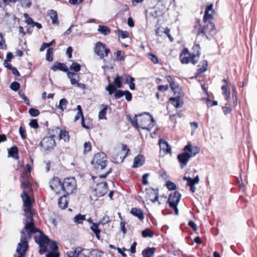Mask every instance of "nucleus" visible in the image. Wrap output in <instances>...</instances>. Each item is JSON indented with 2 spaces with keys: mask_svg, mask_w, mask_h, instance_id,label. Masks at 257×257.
Instances as JSON below:
<instances>
[{
  "mask_svg": "<svg viewBox=\"0 0 257 257\" xmlns=\"http://www.w3.org/2000/svg\"><path fill=\"white\" fill-rule=\"evenodd\" d=\"M181 194L179 192L175 191L171 193L168 198V202L170 207H175L177 206L181 198Z\"/></svg>",
  "mask_w": 257,
  "mask_h": 257,
  "instance_id": "9b49d317",
  "label": "nucleus"
},
{
  "mask_svg": "<svg viewBox=\"0 0 257 257\" xmlns=\"http://www.w3.org/2000/svg\"><path fill=\"white\" fill-rule=\"evenodd\" d=\"M166 186L170 190H174L177 188L176 185L171 181H168L167 182Z\"/></svg>",
  "mask_w": 257,
  "mask_h": 257,
  "instance_id": "bf43d9fd",
  "label": "nucleus"
},
{
  "mask_svg": "<svg viewBox=\"0 0 257 257\" xmlns=\"http://www.w3.org/2000/svg\"><path fill=\"white\" fill-rule=\"evenodd\" d=\"M48 245H49L50 248L53 251H55L58 249V246L55 241H52L50 240V241Z\"/></svg>",
  "mask_w": 257,
  "mask_h": 257,
  "instance_id": "09e8293b",
  "label": "nucleus"
},
{
  "mask_svg": "<svg viewBox=\"0 0 257 257\" xmlns=\"http://www.w3.org/2000/svg\"><path fill=\"white\" fill-rule=\"evenodd\" d=\"M106 155L103 153H97L94 157L91 163L97 171L103 170L106 167L107 160Z\"/></svg>",
  "mask_w": 257,
  "mask_h": 257,
  "instance_id": "20e7f679",
  "label": "nucleus"
},
{
  "mask_svg": "<svg viewBox=\"0 0 257 257\" xmlns=\"http://www.w3.org/2000/svg\"><path fill=\"white\" fill-rule=\"evenodd\" d=\"M96 195L98 197H101L107 192V184L106 182L100 183L97 185L96 188L95 189Z\"/></svg>",
  "mask_w": 257,
  "mask_h": 257,
  "instance_id": "ddd939ff",
  "label": "nucleus"
},
{
  "mask_svg": "<svg viewBox=\"0 0 257 257\" xmlns=\"http://www.w3.org/2000/svg\"><path fill=\"white\" fill-rule=\"evenodd\" d=\"M85 215L78 214L74 217V221L78 224H80L85 220Z\"/></svg>",
  "mask_w": 257,
  "mask_h": 257,
  "instance_id": "a19ab883",
  "label": "nucleus"
},
{
  "mask_svg": "<svg viewBox=\"0 0 257 257\" xmlns=\"http://www.w3.org/2000/svg\"><path fill=\"white\" fill-rule=\"evenodd\" d=\"M188 225H189V226L191 228H192V229L194 231H196L197 230V227L196 224V223H195L194 221H193L192 220L189 221V222L188 223Z\"/></svg>",
  "mask_w": 257,
  "mask_h": 257,
  "instance_id": "338daca9",
  "label": "nucleus"
},
{
  "mask_svg": "<svg viewBox=\"0 0 257 257\" xmlns=\"http://www.w3.org/2000/svg\"><path fill=\"white\" fill-rule=\"evenodd\" d=\"M131 213L141 220L144 219V212L141 209L133 208L131 210Z\"/></svg>",
  "mask_w": 257,
  "mask_h": 257,
  "instance_id": "bb28decb",
  "label": "nucleus"
},
{
  "mask_svg": "<svg viewBox=\"0 0 257 257\" xmlns=\"http://www.w3.org/2000/svg\"><path fill=\"white\" fill-rule=\"evenodd\" d=\"M29 125L34 128H37L39 127V124L36 119H32L29 123Z\"/></svg>",
  "mask_w": 257,
  "mask_h": 257,
  "instance_id": "680f3d73",
  "label": "nucleus"
},
{
  "mask_svg": "<svg viewBox=\"0 0 257 257\" xmlns=\"http://www.w3.org/2000/svg\"><path fill=\"white\" fill-rule=\"evenodd\" d=\"M59 254L58 252L56 251H51L48 252L47 255L46 257H59Z\"/></svg>",
  "mask_w": 257,
  "mask_h": 257,
  "instance_id": "69168bd1",
  "label": "nucleus"
},
{
  "mask_svg": "<svg viewBox=\"0 0 257 257\" xmlns=\"http://www.w3.org/2000/svg\"><path fill=\"white\" fill-rule=\"evenodd\" d=\"M193 49L196 53L191 55L190 62L193 64H195L198 61L200 55V47L199 45H196L193 47Z\"/></svg>",
  "mask_w": 257,
  "mask_h": 257,
  "instance_id": "aec40b11",
  "label": "nucleus"
},
{
  "mask_svg": "<svg viewBox=\"0 0 257 257\" xmlns=\"http://www.w3.org/2000/svg\"><path fill=\"white\" fill-rule=\"evenodd\" d=\"M22 5L25 8H29L31 6L32 3L30 0H27L24 2H22Z\"/></svg>",
  "mask_w": 257,
  "mask_h": 257,
  "instance_id": "774afa93",
  "label": "nucleus"
},
{
  "mask_svg": "<svg viewBox=\"0 0 257 257\" xmlns=\"http://www.w3.org/2000/svg\"><path fill=\"white\" fill-rule=\"evenodd\" d=\"M67 195L64 194L58 199V206L62 209H64L67 207L68 201L66 199Z\"/></svg>",
  "mask_w": 257,
  "mask_h": 257,
  "instance_id": "cd10ccee",
  "label": "nucleus"
},
{
  "mask_svg": "<svg viewBox=\"0 0 257 257\" xmlns=\"http://www.w3.org/2000/svg\"><path fill=\"white\" fill-rule=\"evenodd\" d=\"M91 229L95 233L96 237L98 239L100 238V230L98 229V224H95L94 223H92V225L91 226Z\"/></svg>",
  "mask_w": 257,
  "mask_h": 257,
  "instance_id": "c9c22d12",
  "label": "nucleus"
},
{
  "mask_svg": "<svg viewBox=\"0 0 257 257\" xmlns=\"http://www.w3.org/2000/svg\"><path fill=\"white\" fill-rule=\"evenodd\" d=\"M70 69L72 71L77 72L80 70L81 67L78 63L73 62L71 65L70 66Z\"/></svg>",
  "mask_w": 257,
  "mask_h": 257,
  "instance_id": "c03bdc74",
  "label": "nucleus"
},
{
  "mask_svg": "<svg viewBox=\"0 0 257 257\" xmlns=\"http://www.w3.org/2000/svg\"><path fill=\"white\" fill-rule=\"evenodd\" d=\"M199 22V20L197 22L193 30L197 35L205 36L207 39H209V36H213L216 33L215 27L213 23L207 21L203 26H201Z\"/></svg>",
  "mask_w": 257,
  "mask_h": 257,
  "instance_id": "7ed1b4c3",
  "label": "nucleus"
},
{
  "mask_svg": "<svg viewBox=\"0 0 257 257\" xmlns=\"http://www.w3.org/2000/svg\"><path fill=\"white\" fill-rule=\"evenodd\" d=\"M40 146L46 150H51L56 146L55 141L52 137H46L41 141Z\"/></svg>",
  "mask_w": 257,
  "mask_h": 257,
  "instance_id": "6e6552de",
  "label": "nucleus"
},
{
  "mask_svg": "<svg viewBox=\"0 0 257 257\" xmlns=\"http://www.w3.org/2000/svg\"><path fill=\"white\" fill-rule=\"evenodd\" d=\"M94 52L96 55L99 56L100 59H102L108 56V53L110 52V50L106 47L104 43L98 42L95 44Z\"/></svg>",
  "mask_w": 257,
  "mask_h": 257,
  "instance_id": "423d86ee",
  "label": "nucleus"
},
{
  "mask_svg": "<svg viewBox=\"0 0 257 257\" xmlns=\"http://www.w3.org/2000/svg\"><path fill=\"white\" fill-rule=\"evenodd\" d=\"M20 87V84L17 82H13L10 85L11 89L15 91L18 90Z\"/></svg>",
  "mask_w": 257,
  "mask_h": 257,
  "instance_id": "6e6d98bb",
  "label": "nucleus"
},
{
  "mask_svg": "<svg viewBox=\"0 0 257 257\" xmlns=\"http://www.w3.org/2000/svg\"><path fill=\"white\" fill-rule=\"evenodd\" d=\"M67 75L68 77L70 79L72 85L76 84L79 81V77L76 73L68 71L67 72Z\"/></svg>",
  "mask_w": 257,
  "mask_h": 257,
  "instance_id": "a878e982",
  "label": "nucleus"
},
{
  "mask_svg": "<svg viewBox=\"0 0 257 257\" xmlns=\"http://www.w3.org/2000/svg\"><path fill=\"white\" fill-rule=\"evenodd\" d=\"M53 131L56 133L59 132V140H63L64 142L68 143L70 140V136L69 132L65 130H59V127H56Z\"/></svg>",
  "mask_w": 257,
  "mask_h": 257,
  "instance_id": "dca6fc26",
  "label": "nucleus"
},
{
  "mask_svg": "<svg viewBox=\"0 0 257 257\" xmlns=\"http://www.w3.org/2000/svg\"><path fill=\"white\" fill-rule=\"evenodd\" d=\"M0 48L4 50L7 49V46L5 43L4 37L2 33H0Z\"/></svg>",
  "mask_w": 257,
  "mask_h": 257,
  "instance_id": "de8ad7c7",
  "label": "nucleus"
},
{
  "mask_svg": "<svg viewBox=\"0 0 257 257\" xmlns=\"http://www.w3.org/2000/svg\"><path fill=\"white\" fill-rule=\"evenodd\" d=\"M183 180L187 181V182H189L192 183H193L195 185L199 183V178L198 176H197L194 179H192L191 178L189 177L184 176Z\"/></svg>",
  "mask_w": 257,
  "mask_h": 257,
  "instance_id": "ea45409f",
  "label": "nucleus"
},
{
  "mask_svg": "<svg viewBox=\"0 0 257 257\" xmlns=\"http://www.w3.org/2000/svg\"><path fill=\"white\" fill-rule=\"evenodd\" d=\"M191 55L187 49L184 50L180 55L181 63L183 64L188 63L191 61Z\"/></svg>",
  "mask_w": 257,
  "mask_h": 257,
  "instance_id": "6ab92c4d",
  "label": "nucleus"
},
{
  "mask_svg": "<svg viewBox=\"0 0 257 257\" xmlns=\"http://www.w3.org/2000/svg\"><path fill=\"white\" fill-rule=\"evenodd\" d=\"M117 35L121 39H125L129 37V33L127 31L122 30H117Z\"/></svg>",
  "mask_w": 257,
  "mask_h": 257,
  "instance_id": "37998d69",
  "label": "nucleus"
},
{
  "mask_svg": "<svg viewBox=\"0 0 257 257\" xmlns=\"http://www.w3.org/2000/svg\"><path fill=\"white\" fill-rule=\"evenodd\" d=\"M55 41L54 40H53L50 43H43L42 45L41 48H40V51L41 52L43 51L46 48L50 47L51 46L53 43V42Z\"/></svg>",
  "mask_w": 257,
  "mask_h": 257,
  "instance_id": "864d4df0",
  "label": "nucleus"
},
{
  "mask_svg": "<svg viewBox=\"0 0 257 257\" xmlns=\"http://www.w3.org/2000/svg\"><path fill=\"white\" fill-rule=\"evenodd\" d=\"M138 116L140 117V118L139 119V120L140 121V127L143 130L150 131V128L146 125L148 122H150V118L143 117V114L138 115Z\"/></svg>",
  "mask_w": 257,
  "mask_h": 257,
  "instance_id": "b1692460",
  "label": "nucleus"
},
{
  "mask_svg": "<svg viewBox=\"0 0 257 257\" xmlns=\"http://www.w3.org/2000/svg\"><path fill=\"white\" fill-rule=\"evenodd\" d=\"M124 95L125 96V98L126 100L130 101L132 99V93L128 90L124 91Z\"/></svg>",
  "mask_w": 257,
  "mask_h": 257,
  "instance_id": "e2e57ef3",
  "label": "nucleus"
},
{
  "mask_svg": "<svg viewBox=\"0 0 257 257\" xmlns=\"http://www.w3.org/2000/svg\"><path fill=\"white\" fill-rule=\"evenodd\" d=\"M208 62L206 60H204L202 62V65L200 68L197 70V72L196 73V76L197 77L200 75L201 73L205 72L207 70Z\"/></svg>",
  "mask_w": 257,
  "mask_h": 257,
  "instance_id": "2f4dec72",
  "label": "nucleus"
},
{
  "mask_svg": "<svg viewBox=\"0 0 257 257\" xmlns=\"http://www.w3.org/2000/svg\"><path fill=\"white\" fill-rule=\"evenodd\" d=\"M213 5L212 4L208 5L205 9V14L203 17L204 23H206L207 21H209L213 18L214 11L213 10Z\"/></svg>",
  "mask_w": 257,
  "mask_h": 257,
  "instance_id": "2eb2a0df",
  "label": "nucleus"
},
{
  "mask_svg": "<svg viewBox=\"0 0 257 257\" xmlns=\"http://www.w3.org/2000/svg\"><path fill=\"white\" fill-rule=\"evenodd\" d=\"M120 76L121 81V82L122 84H123V83H124L125 84L128 83L129 81H130V78H133L132 77H131L129 75H123Z\"/></svg>",
  "mask_w": 257,
  "mask_h": 257,
  "instance_id": "5fc2aeb1",
  "label": "nucleus"
},
{
  "mask_svg": "<svg viewBox=\"0 0 257 257\" xmlns=\"http://www.w3.org/2000/svg\"><path fill=\"white\" fill-rule=\"evenodd\" d=\"M51 69L56 71L58 70L67 72L68 71L67 66L64 63H61L58 62H55L51 67Z\"/></svg>",
  "mask_w": 257,
  "mask_h": 257,
  "instance_id": "4be33fe9",
  "label": "nucleus"
},
{
  "mask_svg": "<svg viewBox=\"0 0 257 257\" xmlns=\"http://www.w3.org/2000/svg\"><path fill=\"white\" fill-rule=\"evenodd\" d=\"M184 152L179 154L177 159L180 164L181 169L184 168L187 165L190 159L196 156L200 152V149L197 146H193L191 144H188L184 148Z\"/></svg>",
  "mask_w": 257,
  "mask_h": 257,
  "instance_id": "f03ea898",
  "label": "nucleus"
},
{
  "mask_svg": "<svg viewBox=\"0 0 257 257\" xmlns=\"http://www.w3.org/2000/svg\"><path fill=\"white\" fill-rule=\"evenodd\" d=\"M108 108V106H105L99 112L98 118L100 119H106L105 115L106 114V110Z\"/></svg>",
  "mask_w": 257,
  "mask_h": 257,
  "instance_id": "e433bc0d",
  "label": "nucleus"
},
{
  "mask_svg": "<svg viewBox=\"0 0 257 257\" xmlns=\"http://www.w3.org/2000/svg\"><path fill=\"white\" fill-rule=\"evenodd\" d=\"M68 103V101L66 98H62L60 100L58 107L63 111L66 108Z\"/></svg>",
  "mask_w": 257,
  "mask_h": 257,
  "instance_id": "f704fd0d",
  "label": "nucleus"
},
{
  "mask_svg": "<svg viewBox=\"0 0 257 257\" xmlns=\"http://www.w3.org/2000/svg\"><path fill=\"white\" fill-rule=\"evenodd\" d=\"M159 145L160 146V152H163L164 155H166L171 153V147L168 143L163 140L159 141Z\"/></svg>",
  "mask_w": 257,
  "mask_h": 257,
  "instance_id": "a211bd4d",
  "label": "nucleus"
},
{
  "mask_svg": "<svg viewBox=\"0 0 257 257\" xmlns=\"http://www.w3.org/2000/svg\"><path fill=\"white\" fill-rule=\"evenodd\" d=\"M29 173H23L21 177V187L25 189H29L31 187V183L29 180V177L30 176Z\"/></svg>",
  "mask_w": 257,
  "mask_h": 257,
  "instance_id": "f3484780",
  "label": "nucleus"
},
{
  "mask_svg": "<svg viewBox=\"0 0 257 257\" xmlns=\"http://www.w3.org/2000/svg\"><path fill=\"white\" fill-rule=\"evenodd\" d=\"M37 232L40 233V236L38 237L35 236V240L36 242L39 244L41 247H43L45 246L46 244H48L50 242V239L47 236L44 234L42 231L39 230L38 229H37Z\"/></svg>",
  "mask_w": 257,
  "mask_h": 257,
  "instance_id": "9d476101",
  "label": "nucleus"
},
{
  "mask_svg": "<svg viewBox=\"0 0 257 257\" xmlns=\"http://www.w3.org/2000/svg\"><path fill=\"white\" fill-rule=\"evenodd\" d=\"M24 16L26 19V22L28 25H31L32 26H33L34 23H35V22L33 21V20L31 18H30L28 14H25Z\"/></svg>",
  "mask_w": 257,
  "mask_h": 257,
  "instance_id": "13d9d810",
  "label": "nucleus"
},
{
  "mask_svg": "<svg viewBox=\"0 0 257 257\" xmlns=\"http://www.w3.org/2000/svg\"><path fill=\"white\" fill-rule=\"evenodd\" d=\"M155 248L148 247L144 249L142 251V254L144 257H152L155 252Z\"/></svg>",
  "mask_w": 257,
  "mask_h": 257,
  "instance_id": "c756f323",
  "label": "nucleus"
},
{
  "mask_svg": "<svg viewBox=\"0 0 257 257\" xmlns=\"http://www.w3.org/2000/svg\"><path fill=\"white\" fill-rule=\"evenodd\" d=\"M19 133L21 135V137L24 140L27 138V135L26 134V131L24 128H23L22 126H21L19 128Z\"/></svg>",
  "mask_w": 257,
  "mask_h": 257,
  "instance_id": "052dcab7",
  "label": "nucleus"
},
{
  "mask_svg": "<svg viewBox=\"0 0 257 257\" xmlns=\"http://www.w3.org/2000/svg\"><path fill=\"white\" fill-rule=\"evenodd\" d=\"M142 236L144 237H152L154 236V233L149 229L146 228L142 231Z\"/></svg>",
  "mask_w": 257,
  "mask_h": 257,
  "instance_id": "49530a36",
  "label": "nucleus"
},
{
  "mask_svg": "<svg viewBox=\"0 0 257 257\" xmlns=\"http://www.w3.org/2000/svg\"><path fill=\"white\" fill-rule=\"evenodd\" d=\"M91 150V145L89 142H85L84 144V153L86 154Z\"/></svg>",
  "mask_w": 257,
  "mask_h": 257,
  "instance_id": "603ef678",
  "label": "nucleus"
},
{
  "mask_svg": "<svg viewBox=\"0 0 257 257\" xmlns=\"http://www.w3.org/2000/svg\"><path fill=\"white\" fill-rule=\"evenodd\" d=\"M49 187L56 195L60 194L62 192V183L58 177H54L50 180Z\"/></svg>",
  "mask_w": 257,
  "mask_h": 257,
  "instance_id": "0eeeda50",
  "label": "nucleus"
},
{
  "mask_svg": "<svg viewBox=\"0 0 257 257\" xmlns=\"http://www.w3.org/2000/svg\"><path fill=\"white\" fill-rule=\"evenodd\" d=\"M76 186V181L74 178H66L62 183V192L68 195L73 192Z\"/></svg>",
  "mask_w": 257,
  "mask_h": 257,
  "instance_id": "39448f33",
  "label": "nucleus"
},
{
  "mask_svg": "<svg viewBox=\"0 0 257 257\" xmlns=\"http://www.w3.org/2000/svg\"><path fill=\"white\" fill-rule=\"evenodd\" d=\"M25 216L26 217L25 226L24 230L21 232V236L20 242L18 243L16 249L17 254L14 257H24L25 254L28 248V239L31 237L33 234L37 231V228L34 226L33 215L35 211L32 209H24Z\"/></svg>",
  "mask_w": 257,
  "mask_h": 257,
  "instance_id": "f257e3e1",
  "label": "nucleus"
},
{
  "mask_svg": "<svg viewBox=\"0 0 257 257\" xmlns=\"http://www.w3.org/2000/svg\"><path fill=\"white\" fill-rule=\"evenodd\" d=\"M170 101L176 108L181 107L183 104V101L179 95H177L175 97H171Z\"/></svg>",
  "mask_w": 257,
  "mask_h": 257,
  "instance_id": "5701e85b",
  "label": "nucleus"
},
{
  "mask_svg": "<svg viewBox=\"0 0 257 257\" xmlns=\"http://www.w3.org/2000/svg\"><path fill=\"white\" fill-rule=\"evenodd\" d=\"M114 85H113L115 87L117 88H121L122 86V83L121 81L120 76L119 75H117L114 78L113 81Z\"/></svg>",
  "mask_w": 257,
  "mask_h": 257,
  "instance_id": "4c0bfd02",
  "label": "nucleus"
},
{
  "mask_svg": "<svg viewBox=\"0 0 257 257\" xmlns=\"http://www.w3.org/2000/svg\"><path fill=\"white\" fill-rule=\"evenodd\" d=\"M207 105L208 107H211L217 105V101H212L209 98L207 99Z\"/></svg>",
  "mask_w": 257,
  "mask_h": 257,
  "instance_id": "0e129e2a",
  "label": "nucleus"
},
{
  "mask_svg": "<svg viewBox=\"0 0 257 257\" xmlns=\"http://www.w3.org/2000/svg\"><path fill=\"white\" fill-rule=\"evenodd\" d=\"M77 109L78 110V112L77 114L75 115L74 118V121H76L78 120L80 118L82 119V117L83 116V112L82 110V108L80 105H78L77 106Z\"/></svg>",
  "mask_w": 257,
  "mask_h": 257,
  "instance_id": "79ce46f5",
  "label": "nucleus"
},
{
  "mask_svg": "<svg viewBox=\"0 0 257 257\" xmlns=\"http://www.w3.org/2000/svg\"><path fill=\"white\" fill-rule=\"evenodd\" d=\"M53 49L52 48H48L46 53V60L49 62H51L53 60Z\"/></svg>",
  "mask_w": 257,
  "mask_h": 257,
  "instance_id": "a18cd8bd",
  "label": "nucleus"
},
{
  "mask_svg": "<svg viewBox=\"0 0 257 257\" xmlns=\"http://www.w3.org/2000/svg\"><path fill=\"white\" fill-rule=\"evenodd\" d=\"M115 55L117 60L122 61L124 60L125 53L124 52L118 50L115 52Z\"/></svg>",
  "mask_w": 257,
  "mask_h": 257,
  "instance_id": "58836bf2",
  "label": "nucleus"
},
{
  "mask_svg": "<svg viewBox=\"0 0 257 257\" xmlns=\"http://www.w3.org/2000/svg\"><path fill=\"white\" fill-rule=\"evenodd\" d=\"M83 250V249L81 247H76L74 251V252L76 254V257H81L83 255L82 253V251Z\"/></svg>",
  "mask_w": 257,
  "mask_h": 257,
  "instance_id": "4d7b16f0",
  "label": "nucleus"
},
{
  "mask_svg": "<svg viewBox=\"0 0 257 257\" xmlns=\"http://www.w3.org/2000/svg\"><path fill=\"white\" fill-rule=\"evenodd\" d=\"M21 197L23 201L24 209H31L32 207V201L28 194L25 190L21 194Z\"/></svg>",
  "mask_w": 257,
  "mask_h": 257,
  "instance_id": "4468645a",
  "label": "nucleus"
},
{
  "mask_svg": "<svg viewBox=\"0 0 257 257\" xmlns=\"http://www.w3.org/2000/svg\"><path fill=\"white\" fill-rule=\"evenodd\" d=\"M105 89L108 91L109 94H112L115 92L114 97L116 99H119L124 95V91L116 90V88L110 83L106 87Z\"/></svg>",
  "mask_w": 257,
  "mask_h": 257,
  "instance_id": "f8f14e48",
  "label": "nucleus"
},
{
  "mask_svg": "<svg viewBox=\"0 0 257 257\" xmlns=\"http://www.w3.org/2000/svg\"><path fill=\"white\" fill-rule=\"evenodd\" d=\"M49 16H50V19L52 20V23L53 24L57 25L59 24L57 14L55 11L53 10H50L49 13Z\"/></svg>",
  "mask_w": 257,
  "mask_h": 257,
  "instance_id": "7c9ffc66",
  "label": "nucleus"
},
{
  "mask_svg": "<svg viewBox=\"0 0 257 257\" xmlns=\"http://www.w3.org/2000/svg\"><path fill=\"white\" fill-rule=\"evenodd\" d=\"M222 81L224 83V84L221 87L222 94L224 96L225 99L226 100H228V99L230 98V92L228 84V82L227 80L225 79H223Z\"/></svg>",
  "mask_w": 257,
  "mask_h": 257,
  "instance_id": "412c9836",
  "label": "nucleus"
},
{
  "mask_svg": "<svg viewBox=\"0 0 257 257\" xmlns=\"http://www.w3.org/2000/svg\"><path fill=\"white\" fill-rule=\"evenodd\" d=\"M146 198L149 199L153 203H155L158 200L159 198V190L154 189L152 188L146 189Z\"/></svg>",
  "mask_w": 257,
  "mask_h": 257,
  "instance_id": "1a4fd4ad",
  "label": "nucleus"
},
{
  "mask_svg": "<svg viewBox=\"0 0 257 257\" xmlns=\"http://www.w3.org/2000/svg\"><path fill=\"white\" fill-rule=\"evenodd\" d=\"M9 156L15 159H18V149L16 146L13 147L8 150Z\"/></svg>",
  "mask_w": 257,
  "mask_h": 257,
  "instance_id": "c85d7f7f",
  "label": "nucleus"
},
{
  "mask_svg": "<svg viewBox=\"0 0 257 257\" xmlns=\"http://www.w3.org/2000/svg\"><path fill=\"white\" fill-rule=\"evenodd\" d=\"M149 59L154 64H157L159 62L158 57L153 53L148 54Z\"/></svg>",
  "mask_w": 257,
  "mask_h": 257,
  "instance_id": "8fccbe9b",
  "label": "nucleus"
},
{
  "mask_svg": "<svg viewBox=\"0 0 257 257\" xmlns=\"http://www.w3.org/2000/svg\"><path fill=\"white\" fill-rule=\"evenodd\" d=\"M29 113L32 116L36 117L39 114L40 112L37 109L31 108L29 109Z\"/></svg>",
  "mask_w": 257,
  "mask_h": 257,
  "instance_id": "3c124183",
  "label": "nucleus"
},
{
  "mask_svg": "<svg viewBox=\"0 0 257 257\" xmlns=\"http://www.w3.org/2000/svg\"><path fill=\"white\" fill-rule=\"evenodd\" d=\"M145 163V158L142 155H138L134 159L133 167L138 168L142 166Z\"/></svg>",
  "mask_w": 257,
  "mask_h": 257,
  "instance_id": "393cba45",
  "label": "nucleus"
},
{
  "mask_svg": "<svg viewBox=\"0 0 257 257\" xmlns=\"http://www.w3.org/2000/svg\"><path fill=\"white\" fill-rule=\"evenodd\" d=\"M170 87L172 90L174 92L175 94L178 93L179 95H181L182 90L180 88L178 84H177L175 81H173L170 84Z\"/></svg>",
  "mask_w": 257,
  "mask_h": 257,
  "instance_id": "72a5a7b5",
  "label": "nucleus"
},
{
  "mask_svg": "<svg viewBox=\"0 0 257 257\" xmlns=\"http://www.w3.org/2000/svg\"><path fill=\"white\" fill-rule=\"evenodd\" d=\"M97 31L103 35H107L110 33V29L105 26L99 25Z\"/></svg>",
  "mask_w": 257,
  "mask_h": 257,
  "instance_id": "473e14b6",
  "label": "nucleus"
}]
</instances>
